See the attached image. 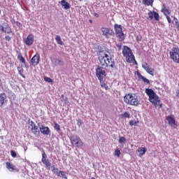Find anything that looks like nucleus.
<instances>
[{"instance_id": "1", "label": "nucleus", "mask_w": 179, "mask_h": 179, "mask_svg": "<svg viewBox=\"0 0 179 179\" xmlns=\"http://www.w3.org/2000/svg\"><path fill=\"white\" fill-rule=\"evenodd\" d=\"M98 59L102 68H114L115 62L111 57V55L106 53L104 51H99L97 52Z\"/></svg>"}, {"instance_id": "2", "label": "nucleus", "mask_w": 179, "mask_h": 179, "mask_svg": "<svg viewBox=\"0 0 179 179\" xmlns=\"http://www.w3.org/2000/svg\"><path fill=\"white\" fill-rule=\"evenodd\" d=\"M145 93L148 96V100L152 103L155 107H157L159 108H162L163 107V103H160V97L155 92V91L150 88L145 89Z\"/></svg>"}, {"instance_id": "3", "label": "nucleus", "mask_w": 179, "mask_h": 179, "mask_svg": "<svg viewBox=\"0 0 179 179\" xmlns=\"http://www.w3.org/2000/svg\"><path fill=\"white\" fill-rule=\"evenodd\" d=\"M124 101L126 104H129V106H134V107H138V106L141 104L139 96L135 93L127 94L124 97Z\"/></svg>"}, {"instance_id": "4", "label": "nucleus", "mask_w": 179, "mask_h": 179, "mask_svg": "<svg viewBox=\"0 0 179 179\" xmlns=\"http://www.w3.org/2000/svg\"><path fill=\"white\" fill-rule=\"evenodd\" d=\"M122 54L127 62H129V64H132V62H135V64H136V61L135 60V56L134 55V52H132V50H131L129 47L124 46L122 50Z\"/></svg>"}, {"instance_id": "5", "label": "nucleus", "mask_w": 179, "mask_h": 179, "mask_svg": "<svg viewBox=\"0 0 179 179\" xmlns=\"http://www.w3.org/2000/svg\"><path fill=\"white\" fill-rule=\"evenodd\" d=\"M171 59H173L176 64H179V48L178 46L172 48L171 51L169 52Z\"/></svg>"}, {"instance_id": "6", "label": "nucleus", "mask_w": 179, "mask_h": 179, "mask_svg": "<svg viewBox=\"0 0 179 179\" xmlns=\"http://www.w3.org/2000/svg\"><path fill=\"white\" fill-rule=\"evenodd\" d=\"M71 143L73 146H76V148H82L83 146L84 143L80 139V137L77 135H73L70 138Z\"/></svg>"}, {"instance_id": "7", "label": "nucleus", "mask_w": 179, "mask_h": 179, "mask_svg": "<svg viewBox=\"0 0 179 179\" xmlns=\"http://www.w3.org/2000/svg\"><path fill=\"white\" fill-rule=\"evenodd\" d=\"M114 27L116 37L118 38L119 41H124V40H125V36H124V32L122 31V27L115 24Z\"/></svg>"}, {"instance_id": "8", "label": "nucleus", "mask_w": 179, "mask_h": 179, "mask_svg": "<svg viewBox=\"0 0 179 179\" xmlns=\"http://www.w3.org/2000/svg\"><path fill=\"white\" fill-rule=\"evenodd\" d=\"M101 31L105 38H110L115 34L114 30L110 27H101Z\"/></svg>"}, {"instance_id": "9", "label": "nucleus", "mask_w": 179, "mask_h": 179, "mask_svg": "<svg viewBox=\"0 0 179 179\" xmlns=\"http://www.w3.org/2000/svg\"><path fill=\"white\" fill-rule=\"evenodd\" d=\"M41 162H42L43 164H44L48 170H50V169H51V161L48 158L47 154L45 153V151H44V150H43V152H42Z\"/></svg>"}, {"instance_id": "10", "label": "nucleus", "mask_w": 179, "mask_h": 179, "mask_svg": "<svg viewBox=\"0 0 179 179\" xmlns=\"http://www.w3.org/2000/svg\"><path fill=\"white\" fill-rule=\"evenodd\" d=\"M29 124V129H31V131L34 135H37L38 134V127L33 122V120H28Z\"/></svg>"}, {"instance_id": "11", "label": "nucleus", "mask_w": 179, "mask_h": 179, "mask_svg": "<svg viewBox=\"0 0 179 179\" xmlns=\"http://www.w3.org/2000/svg\"><path fill=\"white\" fill-rule=\"evenodd\" d=\"M96 77L98 78V79L99 80H103V79H104V78H106V71L103 70V69H101V67H98L96 69Z\"/></svg>"}, {"instance_id": "12", "label": "nucleus", "mask_w": 179, "mask_h": 179, "mask_svg": "<svg viewBox=\"0 0 179 179\" xmlns=\"http://www.w3.org/2000/svg\"><path fill=\"white\" fill-rule=\"evenodd\" d=\"M23 41L24 44L29 47H30V45H33V43H34V35L32 34H29L27 38L23 39Z\"/></svg>"}, {"instance_id": "13", "label": "nucleus", "mask_w": 179, "mask_h": 179, "mask_svg": "<svg viewBox=\"0 0 179 179\" xmlns=\"http://www.w3.org/2000/svg\"><path fill=\"white\" fill-rule=\"evenodd\" d=\"M142 66L148 73L151 75V76H155V69L152 68H150V66L149 65V64L144 62L142 64Z\"/></svg>"}, {"instance_id": "14", "label": "nucleus", "mask_w": 179, "mask_h": 179, "mask_svg": "<svg viewBox=\"0 0 179 179\" xmlns=\"http://www.w3.org/2000/svg\"><path fill=\"white\" fill-rule=\"evenodd\" d=\"M0 30L1 31H3L4 33H8V34L10 33H12V29H10V27H9V24L8 23L4 22L1 25H0Z\"/></svg>"}, {"instance_id": "15", "label": "nucleus", "mask_w": 179, "mask_h": 179, "mask_svg": "<svg viewBox=\"0 0 179 179\" xmlns=\"http://www.w3.org/2000/svg\"><path fill=\"white\" fill-rule=\"evenodd\" d=\"M31 62L34 66L38 65L40 63V55L36 54L31 59Z\"/></svg>"}, {"instance_id": "16", "label": "nucleus", "mask_w": 179, "mask_h": 179, "mask_svg": "<svg viewBox=\"0 0 179 179\" xmlns=\"http://www.w3.org/2000/svg\"><path fill=\"white\" fill-rule=\"evenodd\" d=\"M8 97L5 92L0 93V107H3V105L6 103Z\"/></svg>"}, {"instance_id": "17", "label": "nucleus", "mask_w": 179, "mask_h": 179, "mask_svg": "<svg viewBox=\"0 0 179 179\" xmlns=\"http://www.w3.org/2000/svg\"><path fill=\"white\" fill-rule=\"evenodd\" d=\"M62 5V8L65 9V10H68V9H71V4L66 1V0H62L59 2Z\"/></svg>"}, {"instance_id": "18", "label": "nucleus", "mask_w": 179, "mask_h": 179, "mask_svg": "<svg viewBox=\"0 0 179 179\" xmlns=\"http://www.w3.org/2000/svg\"><path fill=\"white\" fill-rule=\"evenodd\" d=\"M136 153L138 154V157H142L146 153V148L145 147H139L136 150Z\"/></svg>"}, {"instance_id": "19", "label": "nucleus", "mask_w": 179, "mask_h": 179, "mask_svg": "<svg viewBox=\"0 0 179 179\" xmlns=\"http://www.w3.org/2000/svg\"><path fill=\"white\" fill-rule=\"evenodd\" d=\"M166 120L168 121V123L171 126V127H174V125H176V120L174 119V117H173V116H167L166 117Z\"/></svg>"}, {"instance_id": "20", "label": "nucleus", "mask_w": 179, "mask_h": 179, "mask_svg": "<svg viewBox=\"0 0 179 179\" xmlns=\"http://www.w3.org/2000/svg\"><path fill=\"white\" fill-rule=\"evenodd\" d=\"M40 131L41 132V134H43V135H50V128L48 127H41L40 128Z\"/></svg>"}, {"instance_id": "21", "label": "nucleus", "mask_w": 179, "mask_h": 179, "mask_svg": "<svg viewBox=\"0 0 179 179\" xmlns=\"http://www.w3.org/2000/svg\"><path fill=\"white\" fill-rule=\"evenodd\" d=\"M137 75L140 79H142V80H143V82H144V83H147V85H150V80H149L148 78H146L143 76H142V74H141V73L138 72Z\"/></svg>"}, {"instance_id": "22", "label": "nucleus", "mask_w": 179, "mask_h": 179, "mask_svg": "<svg viewBox=\"0 0 179 179\" xmlns=\"http://www.w3.org/2000/svg\"><path fill=\"white\" fill-rule=\"evenodd\" d=\"M153 2H155V0H143V5L146 6H153Z\"/></svg>"}, {"instance_id": "23", "label": "nucleus", "mask_w": 179, "mask_h": 179, "mask_svg": "<svg viewBox=\"0 0 179 179\" xmlns=\"http://www.w3.org/2000/svg\"><path fill=\"white\" fill-rule=\"evenodd\" d=\"M6 169H8L9 171H14V170H15V166L12 164L10 162H6Z\"/></svg>"}, {"instance_id": "24", "label": "nucleus", "mask_w": 179, "mask_h": 179, "mask_svg": "<svg viewBox=\"0 0 179 179\" xmlns=\"http://www.w3.org/2000/svg\"><path fill=\"white\" fill-rule=\"evenodd\" d=\"M161 12H162V13H164V15L166 17L169 16V15H170V13H171V12H170V10L166 8V6L163 7V8L162 9Z\"/></svg>"}, {"instance_id": "25", "label": "nucleus", "mask_w": 179, "mask_h": 179, "mask_svg": "<svg viewBox=\"0 0 179 179\" xmlns=\"http://www.w3.org/2000/svg\"><path fill=\"white\" fill-rule=\"evenodd\" d=\"M17 59H19L20 62H21L22 64H24L25 65L26 64V59H24V57H23V55H22V53H19L17 55Z\"/></svg>"}, {"instance_id": "26", "label": "nucleus", "mask_w": 179, "mask_h": 179, "mask_svg": "<svg viewBox=\"0 0 179 179\" xmlns=\"http://www.w3.org/2000/svg\"><path fill=\"white\" fill-rule=\"evenodd\" d=\"M100 80V85L101 87L104 89L105 90H108V85L103 81V80Z\"/></svg>"}, {"instance_id": "27", "label": "nucleus", "mask_w": 179, "mask_h": 179, "mask_svg": "<svg viewBox=\"0 0 179 179\" xmlns=\"http://www.w3.org/2000/svg\"><path fill=\"white\" fill-rule=\"evenodd\" d=\"M138 124H139V120H130L129 121V125H131V127H136V125H138Z\"/></svg>"}, {"instance_id": "28", "label": "nucleus", "mask_w": 179, "mask_h": 179, "mask_svg": "<svg viewBox=\"0 0 179 179\" xmlns=\"http://www.w3.org/2000/svg\"><path fill=\"white\" fill-rule=\"evenodd\" d=\"M55 40H56L57 43L58 44H59L60 45H64V42H62V40L61 39V36H57L55 37Z\"/></svg>"}, {"instance_id": "29", "label": "nucleus", "mask_w": 179, "mask_h": 179, "mask_svg": "<svg viewBox=\"0 0 179 179\" xmlns=\"http://www.w3.org/2000/svg\"><path fill=\"white\" fill-rule=\"evenodd\" d=\"M121 118H129L131 117V114L128 112H124L123 114L120 115Z\"/></svg>"}, {"instance_id": "30", "label": "nucleus", "mask_w": 179, "mask_h": 179, "mask_svg": "<svg viewBox=\"0 0 179 179\" xmlns=\"http://www.w3.org/2000/svg\"><path fill=\"white\" fill-rule=\"evenodd\" d=\"M173 21L175 22V27H176V29H178V30H179V22H178V19H177V17H173Z\"/></svg>"}, {"instance_id": "31", "label": "nucleus", "mask_w": 179, "mask_h": 179, "mask_svg": "<svg viewBox=\"0 0 179 179\" xmlns=\"http://www.w3.org/2000/svg\"><path fill=\"white\" fill-rule=\"evenodd\" d=\"M17 71L19 72V74L22 76V78H24V76H23V72H24V70H23V68L22 67H17Z\"/></svg>"}, {"instance_id": "32", "label": "nucleus", "mask_w": 179, "mask_h": 179, "mask_svg": "<svg viewBox=\"0 0 179 179\" xmlns=\"http://www.w3.org/2000/svg\"><path fill=\"white\" fill-rule=\"evenodd\" d=\"M127 142V138L125 137H120L119 138V143H125Z\"/></svg>"}, {"instance_id": "33", "label": "nucleus", "mask_w": 179, "mask_h": 179, "mask_svg": "<svg viewBox=\"0 0 179 179\" xmlns=\"http://www.w3.org/2000/svg\"><path fill=\"white\" fill-rule=\"evenodd\" d=\"M54 128L57 132H59V131H61V126H59L58 123H55Z\"/></svg>"}, {"instance_id": "34", "label": "nucleus", "mask_w": 179, "mask_h": 179, "mask_svg": "<svg viewBox=\"0 0 179 179\" xmlns=\"http://www.w3.org/2000/svg\"><path fill=\"white\" fill-rule=\"evenodd\" d=\"M114 155L117 156V157H120L121 156V151L118 149L115 150Z\"/></svg>"}, {"instance_id": "35", "label": "nucleus", "mask_w": 179, "mask_h": 179, "mask_svg": "<svg viewBox=\"0 0 179 179\" xmlns=\"http://www.w3.org/2000/svg\"><path fill=\"white\" fill-rule=\"evenodd\" d=\"M58 168H54L52 171V173H55V174H57L58 177H61V175L59 173V171H58Z\"/></svg>"}, {"instance_id": "36", "label": "nucleus", "mask_w": 179, "mask_h": 179, "mask_svg": "<svg viewBox=\"0 0 179 179\" xmlns=\"http://www.w3.org/2000/svg\"><path fill=\"white\" fill-rule=\"evenodd\" d=\"M148 15V19L150 20H152L153 16H154V13L152 11H150Z\"/></svg>"}, {"instance_id": "37", "label": "nucleus", "mask_w": 179, "mask_h": 179, "mask_svg": "<svg viewBox=\"0 0 179 179\" xmlns=\"http://www.w3.org/2000/svg\"><path fill=\"white\" fill-rule=\"evenodd\" d=\"M45 82H48V83H52V79L48 77H44Z\"/></svg>"}, {"instance_id": "38", "label": "nucleus", "mask_w": 179, "mask_h": 179, "mask_svg": "<svg viewBox=\"0 0 179 179\" xmlns=\"http://www.w3.org/2000/svg\"><path fill=\"white\" fill-rule=\"evenodd\" d=\"M153 13H154V18L155 19V20L159 21V13H157L156 11H154Z\"/></svg>"}, {"instance_id": "39", "label": "nucleus", "mask_w": 179, "mask_h": 179, "mask_svg": "<svg viewBox=\"0 0 179 179\" xmlns=\"http://www.w3.org/2000/svg\"><path fill=\"white\" fill-rule=\"evenodd\" d=\"M59 175L61 176V177H64L65 176H66V172L64 171H59Z\"/></svg>"}, {"instance_id": "40", "label": "nucleus", "mask_w": 179, "mask_h": 179, "mask_svg": "<svg viewBox=\"0 0 179 179\" xmlns=\"http://www.w3.org/2000/svg\"><path fill=\"white\" fill-rule=\"evenodd\" d=\"M10 155H11L12 157H16L17 156V155L16 154V152H15V150H11Z\"/></svg>"}, {"instance_id": "41", "label": "nucleus", "mask_w": 179, "mask_h": 179, "mask_svg": "<svg viewBox=\"0 0 179 179\" xmlns=\"http://www.w3.org/2000/svg\"><path fill=\"white\" fill-rule=\"evenodd\" d=\"M57 63L59 64V65H64V61L62 59H57Z\"/></svg>"}, {"instance_id": "42", "label": "nucleus", "mask_w": 179, "mask_h": 179, "mask_svg": "<svg viewBox=\"0 0 179 179\" xmlns=\"http://www.w3.org/2000/svg\"><path fill=\"white\" fill-rule=\"evenodd\" d=\"M14 23L15 26H17V27H22V23L19 22L18 21H15Z\"/></svg>"}, {"instance_id": "43", "label": "nucleus", "mask_w": 179, "mask_h": 179, "mask_svg": "<svg viewBox=\"0 0 179 179\" xmlns=\"http://www.w3.org/2000/svg\"><path fill=\"white\" fill-rule=\"evenodd\" d=\"M11 39L12 38L8 35L5 36L6 41H10Z\"/></svg>"}, {"instance_id": "44", "label": "nucleus", "mask_w": 179, "mask_h": 179, "mask_svg": "<svg viewBox=\"0 0 179 179\" xmlns=\"http://www.w3.org/2000/svg\"><path fill=\"white\" fill-rule=\"evenodd\" d=\"M166 18L169 23H171V18L170 17V16L166 15Z\"/></svg>"}, {"instance_id": "45", "label": "nucleus", "mask_w": 179, "mask_h": 179, "mask_svg": "<svg viewBox=\"0 0 179 179\" xmlns=\"http://www.w3.org/2000/svg\"><path fill=\"white\" fill-rule=\"evenodd\" d=\"M116 46L117 47V48H119V50H121V48H122V44L121 43L116 44Z\"/></svg>"}, {"instance_id": "46", "label": "nucleus", "mask_w": 179, "mask_h": 179, "mask_svg": "<svg viewBox=\"0 0 179 179\" xmlns=\"http://www.w3.org/2000/svg\"><path fill=\"white\" fill-rule=\"evenodd\" d=\"M77 124L79 127H80V125H82V121H80V120H78Z\"/></svg>"}, {"instance_id": "47", "label": "nucleus", "mask_w": 179, "mask_h": 179, "mask_svg": "<svg viewBox=\"0 0 179 179\" xmlns=\"http://www.w3.org/2000/svg\"><path fill=\"white\" fill-rule=\"evenodd\" d=\"M176 96H177V97H179V90H178V91L176 92Z\"/></svg>"}, {"instance_id": "48", "label": "nucleus", "mask_w": 179, "mask_h": 179, "mask_svg": "<svg viewBox=\"0 0 179 179\" xmlns=\"http://www.w3.org/2000/svg\"><path fill=\"white\" fill-rule=\"evenodd\" d=\"M136 40H137V41H141V39H139V36L136 37Z\"/></svg>"}, {"instance_id": "49", "label": "nucleus", "mask_w": 179, "mask_h": 179, "mask_svg": "<svg viewBox=\"0 0 179 179\" xmlns=\"http://www.w3.org/2000/svg\"><path fill=\"white\" fill-rule=\"evenodd\" d=\"M94 16H95L96 17H99V14L95 13V14H94Z\"/></svg>"}, {"instance_id": "50", "label": "nucleus", "mask_w": 179, "mask_h": 179, "mask_svg": "<svg viewBox=\"0 0 179 179\" xmlns=\"http://www.w3.org/2000/svg\"><path fill=\"white\" fill-rule=\"evenodd\" d=\"M63 178H64V179H68V177L66 176V175H65V176L63 177Z\"/></svg>"}, {"instance_id": "51", "label": "nucleus", "mask_w": 179, "mask_h": 179, "mask_svg": "<svg viewBox=\"0 0 179 179\" xmlns=\"http://www.w3.org/2000/svg\"><path fill=\"white\" fill-rule=\"evenodd\" d=\"M65 103H69V101H68V98H66V102Z\"/></svg>"}, {"instance_id": "52", "label": "nucleus", "mask_w": 179, "mask_h": 179, "mask_svg": "<svg viewBox=\"0 0 179 179\" xmlns=\"http://www.w3.org/2000/svg\"><path fill=\"white\" fill-rule=\"evenodd\" d=\"M90 23H93V21L92 20H90Z\"/></svg>"}, {"instance_id": "53", "label": "nucleus", "mask_w": 179, "mask_h": 179, "mask_svg": "<svg viewBox=\"0 0 179 179\" xmlns=\"http://www.w3.org/2000/svg\"><path fill=\"white\" fill-rule=\"evenodd\" d=\"M79 1H83V0H79Z\"/></svg>"}, {"instance_id": "54", "label": "nucleus", "mask_w": 179, "mask_h": 179, "mask_svg": "<svg viewBox=\"0 0 179 179\" xmlns=\"http://www.w3.org/2000/svg\"><path fill=\"white\" fill-rule=\"evenodd\" d=\"M0 15H1V10H0Z\"/></svg>"}]
</instances>
